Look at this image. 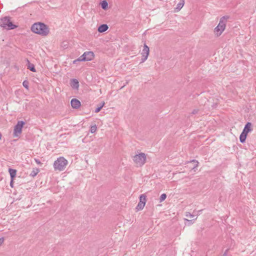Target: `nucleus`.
<instances>
[{"instance_id":"nucleus-1","label":"nucleus","mask_w":256,"mask_h":256,"mask_svg":"<svg viewBox=\"0 0 256 256\" xmlns=\"http://www.w3.org/2000/svg\"><path fill=\"white\" fill-rule=\"evenodd\" d=\"M31 30L34 33L42 36H47L50 32L49 28L47 25L40 22L33 24L31 27Z\"/></svg>"},{"instance_id":"nucleus-2","label":"nucleus","mask_w":256,"mask_h":256,"mask_svg":"<svg viewBox=\"0 0 256 256\" xmlns=\"http://www.w3.org/2000/svg\"><path fill=\"white\" fill-rule=\"evenodd\" d=\"M0 26L8 30H11L16 28L18 26L12 24L10 16H4L0 19Z\"/></svg>"},{"instance_id":"nucleus-25","label":"nucleus","mask_w":256,"mask_h":256,"mask_svg":"<svg viewBox=\"0 0 256 256\" xmlns=\"http://www.w3.org/2000/svg\"><path fill=\"white\" fill-rule=\"evenodd\" d=\"M81 58H80V57H79L78 58H77L76 60H74L73 62L74 64H76V62H82V60H81Z\"/></svg>"},{"instance_id":"nucleus-28","label":"nucleus","mask_w":256,"mask_h":256,"mask_svg":"<svg viewBox=\"0 0 256 256\" xmlns=\"http://www.w3.org/2000/svg\"><path fill=\"white\" fill-rule=\"evenodd\" d=\"M198 109H194L192 110V114H196L198 113Z\"/></svg>"},{"instance_id":"nucleus-22","label":"nucleus","mask_w":256,"mask_h":256,"mask_svg":"<svg viewBox=\"0 0 256 256\" xmlns=\"http://www.w3.org/2000/svg\"><path fill=\"white\" fill-rule=\"evenodd\" d=\"M23 86L26 89H28L29 82L27 80H24L22 82Z\"/></svg>"},{"instance_id":"nucleus-31","label":"nucleus","mask_w":256,"mask_h":256,"mask_svg":"<svg viewBox=\"0 0 256 256\" xmlns=\"http://www.w3.org/2000/svg\"><path fill=\"white\" fill-rule=\"evenodd\" d=\"M4 242V238H0V245L2 244Z\"/></svg>"},{"instance_id":"nucleus-36","label":"nucleus","mask_w":256,"mask_h":256,"mask_svg":"<svg viewBox=\"0 0 256 256\" xmlns=\"http://www.w3.org/2000/svg\"><path fill=\"white\" fill-rule=\"evenodd\" d=\"M124 86H125V85H124L123 86H122V87L120 88H123Z\"/></svg>"},{"instance_id":"nucleus-8","label":"nucleus","mask_w":256,"mask_h":256,"mask_svg":"<svg viewBox=\"0 0 256 256\" xmlns=\"http://www.w3.org/2000/svg\"><path fill=\"white\" fill-rule=\"evenodd\" d=\"M150 49L149 47L146 44H144V48L142 50V58L141 63L144 62L145 60L148 58V56L149 54Z\"/></svg>"},{"instance_id":"nucleus-23","label":"nucleus","mask_w":256,"mask_h":256,"mask_svg":"<svg viewBox=\"0 0 256 256\" xmlns=\"http://www.w3.org/2000/svg\"><path fill=\"white\" fill-rule=\"evenodd\" d=\"M166 198V194H161V196H160V202H162V201L165 200Z\"/></svg>"},{"instance_id":"nucleus-30","label":"nucleus","mask_w":256,"mask_h":256,"mask_svg":"<svg viewBox=\"0 0 256 256\" xmlns=\"http://www.w3.org/2000/svg\"><path fill=\"white\" fill-rule=\"evenodd\" d=\"M14 180H12V179H10V186L12 188L14 187Z\"/></svg>"},{"instance_id":"nucleus-21","label":"nucleus","mask_w":256,"mask_h":256,"mask_svg":"<svg viewBox=\"0 0 256 256\" xmlns=\"http://www.w3.org/2000/svg\"><path fill=\"white\" fill-rule=\"evenodd\" d=\"M97 130V127L96 124L92 126L90 128V132L92 133H94Z\"/></svg>"},{"instance_id":"nucleus-5","label":"nucleus","mask_w":256,"mask_h":256,"mask_svg":"<svg viewBox=\"0 0 256 256\" xmlns=\"http://www.w3.org/2000/svg\"><path fill=\"white\" fill-rule=\"evenodd\" d=\"M146 158V154L142 152L134 156V161L138 166H141L145 164Z\"/></svg>"},{"instance_id":"nucleus-27","label":"nucleus","mask_w":256,"mask_h":256,"mask_svg":"<svg viewBox=\"0 0 256 256\" xmlns=\"http://www.w3.org/2000/svg\"><path fill=\"white\" fill-rule=\"evenodd\" d=\"M102 110V108H100V106H98V108H96V109L95 110V112L96 113H98V112H100V110Z\"/></svg>"},{"instance_id":"nucleus-26","label":"nucleus","mask_w":256,"mask_h":256,"mask_svg":"<svg viewBox=\"0 0 256 256\" xmlns=\"http://www.w3.org/2000/svg\"><path fill=\"white\" fill-rule=\"evenodd\" d=\"M34 161L38 164H42L41 162L39 160H38L37 158H34Z\"/></svg>"},{"instance_id":"nucleus-14","label":"nucleus","mask_w":256,"mask_h":256,"mask_svg":"<svg viewBox=\"0 0 256 256\" xmlns=\"http://www.w3.org/2000/svg\"><path fill=\"white\" fill-rule=\"evenodd\" d=\"M27 66H28V69L30 70V71L32 72H36V70L35 68V66L34 64L30 62L27 59Z\"/></svg>"},{"instance_id":"nucleus-11","label":"nucleus","mask_w":256,"mask_h":256,"mask_svg":"<svg viewBox=\"0 0 256 256\" xmlns=\"http://www.w3.org/2000/svg\"><path fill=\"white\" fill-rule=\"evenodd\" d=\"M252 124L250 122H248L245 125L244 128L242 132L248 134L249 132L252 130L251 128Z\"/></svg>"},{"instance_id":"nucleus-29","label":"nucleus","mask_w":256,"mask_h":256,"mask_svg":"<svg viewBox=\"0 0 256 256\" xmlns=\"http://www.w3.org/2000/svg\"><path fill=\"white\" fill-rule=\"evenodd\" d=\"M192 162H194V163H196V166H194V168H193V169H194L196 167L198 166V162L196 160H193L192 161Z\"/></svg>"},{"instance_id":"nucleus-33","label":"nucleus","mask_w":256,"mask_h":256,"mask_svg":"<svg viewBox=\"0 0 256 256\" xmlns=\"http://www.w3.org/2000/svg\"><path fill=\"white\" fill-rule=\"evenodd\" d=\"M104 104H105V103H104V102H102V103L100 104H101V105H103V106H104Z\"/></svg>"},{"instance_id":"nucleus-12","label":"nucleus","mask_w":256,"mask_h":256,"mask_svg":"<svg viewBox=\"0 0 256 256\" xmlns=\"http://www.w3.org/2000/svg\"><path fill=\"white\" fill-rule=\"evenodd\" d=\"M108 28V26L106 24H100L98 28V31L99 32L102 33L106 31Z\"/></svg>"},{"instance_id":"nucleus-3","label":"nucleus","mask_w":256,"mask_h":256,"mask_svg":"<svg viewBox=\"0 0 256 256\" xmlns=\"http://www.w3.org/2000/svg\"><path fill=\"white\" fill-rule=\"evenodd\" d=\"M229 16H225L222 17L220 19L219 24L214 28V32L217 36H220L226 28V25Z\"/></svg>"},{"instance_id":"nucleus-9","label":"nucleus","mask_w":256,"mask_h":256,"mask_svg":"<svg viewBox=\"0 0 256 256\" xmlns=\"http://www.w3.org/2000/svg\"><path fill=\"white\" fill-rule=\"evenodd\" d=\"M70 104L72 107L74 109L78 108L81 105L80 101L76 98H72L70 101Z\"/></svg>"},{"instance_id":"nucleus-19","label":"nucleus","mask_w":256,"mask_h":256,"mask_svg":"<svg viewBox=\"0 0 256 256\" xmlns=\"http://www.w3.org/2000/svg\"><path fill=\"white\" fill-rule=\"evenodd\" d=\"M100 4H101V6L102 9L106 10L108 8V4L106 0L102 1V2L100 3Z\"/></svg>"},{"instance_id":"nucleus-35","label":"nucleus","mask_w":256,"mask_h":256,"mask_svg":"<svg viewBox=\"0 0 256 256\" xmlns=\"http://www.w3.org/2000/svg\"><path fill=\"white\" fill-rule=\"evenodd\" d=\"M1 138H2V134H0V140H1Z\"/></svg>"},{"instance_id":"nucleus-17","label":"nucleus","mask_w":256,"mask_h":256,"mask_svg":"<svg viewBox=\"0 0 256 256\" xmlns=\"http://www.w3.org/2000/svg\"><path fill=\"white\" fill-rule=\"evenodd\" d=\"M140 201L139 202L142 203V204H146V196L144 194H141L139 197Z\"/></svg>"},{"instance_id":"nucleus-7","label":"nucleus","mask_w":256,"mask_h":256,"mask_svg":"<svg viewBox=\"0 0 256 256\" xmlns=\"http://www.w3.org/2000/svg\"><path fill=\"white\" fill-rule=\"evenodd\" d=\"M94 56L92 52H86L80 56L82 62L92 60Z\"/></svg>"},{"instance_id":"nucleus-32","label":"nucleus","mask_w":256,"mask_h":256,"mask_svg":"<svg viewBox=\"0 0 256 256\" xmlns=\"http://www.w3.org/2000/svg\"><path fill=\"white\" fill-rule=\"evenodd\" d=\"M228 249H227L225 252L223 254L222 256H227V253H228Z\"/></svg>"},{"instance_id":"nucleus-20","label":"nucleus","mask_w":256,"mask_h":256,"mask_svg":"<svg viewBox=\"0 0 256 256\" xmlns=\"http://www.w3.org/2000/svg\"><path fill=\"white\" fill-rule=\"evenodd\" d=\"M144 206H145L144 204H142V203L138 202V204L137 205V206L136 207V209L137 211L142 210L144 208Z\"/></svg>"},{"instance_id":"nucleus-16","label":"nucleus","mask_w":256,"mask_h":256,"mask_svg":"<svg viewBox=\"0 0 256 256\" xmlns=\"http://www.w3.org/2000/svg\"><path fill=\"white\" fill-rule=\"evenodd\" d=\"M184 4V0H180V2L177 4V6L176 8V11H179L181 10V8L183 7Z\"/></svg>"},{"instance_id":"nucleus-15","label":"nucleus","mask_w":256,"mask_h":256,"mask_svg":"<svg viewBox=\"0 0 256 256\" xmlns=\"http://www.w3.org/2000/svg\"><path fill=\"white\" fill-rule=\"evenodd\" d=\"M248 134L242 132L240 136V142L244 143L246 142Z\"/></svg>"},{"instance_id":"nucleus-18","label":"nucleus","mask_w":256,"mask_h":256,"mask_svg":"<svg viewBox=\"0 0 256 256\" xmlns=\"http://www.w3.org/2000/svg\"><path fill=\"white\" fill-rule=\"evenodd\" d=\"M39 172L40 170L38 168H34L30 175L32 177H34L35 176H36V174L38 173Z\"/></svg>"},{"instance_id":"nucleus-13","label":"nucleus","mask_w":256,"mask_h":256,"mask_svg":"<svg viewBox=\"0 0 256 256\" xmlns=\"http://www.w3.org/2000/svg\"><path fill=\"white\" fill-rule=\"evenodd\" d=\"M8 172L10 174V179H12V180H14V178L16 176V172H17L16 170L15 169L12 168H9Z\"/></svg>"},{"instance_id":"nucleus-4","label":"nucleus","mask_w":256,"mask_h":256,"mask_svg":"<svg viewBox=\"0 0 256 256\" xmlns=\"http://www.w3.org/2000/svg\"><path fill=\"white\" fill-rule=\"evenodd\" d=\"M68 164V160L64 157H60L54 162V168L55 170H64Z\"/></svg>"},{"instance_id":"nucleus-6","label":"nucleus","mask_w":256,"mask_h":256,"mask_svg":"<svg viewBox=\"0 0 256 256\" xmlns=\"http://www.w3.org/2000/svg\"><path fill=\"white\" fill-rule=\"evenodd\" d=\"M25 122L22 120L18 121V122L17 124L14 128V136H18V134H20L22 133V128Z\"/></svg>"},{"instance_id":"nucleus-34","label":"nucleus","mask_w":256,"mask_h":256,"mask_svg":"<svg viewBox=\"0 0 256 256\" xmlns=\"http://www.w3.org/2000/svg\"><path fill=\"white\" fill-rule=\"evenodd\" d=\"M98 106H100V108H102L103 107V105L100 104Z\"/></svg>"},{"instance_id":"nucleus-24","label":"nucleus","mask_w":256,"mask_h":256,"mask_svg":"<svg viewBox=\"0 0 256 256\" xmlns=\"http://www.w3.org/2000/svg\"><path fill=\"white\" fill-rule=\"evenodd\" d=\"M186 216L189 218H193L194 217V215L192 214L190 212H186Z\"/></svg>"},{"instance_id":"nucleus-10","label":"nucleus","mask_w":256,"mask_h":256,"mask_svg":"<svg viewBox=\"0 0 256 256\" xmlns=\"http://www.w3.org/2000/svg\"><path fill=\"white\" fill-rule=\"evenodd\" d=\"M70 86L74 89H78L79 87V82L78 80L73 78L70 80Z\"/></svg>"}]
</instances>
